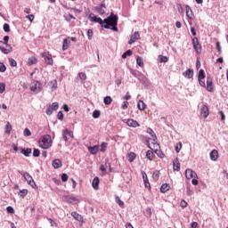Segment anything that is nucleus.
<instances>
[{
    "instance_id": "obj_1",
    "label": "nucleus",
    "mask_w": 228,
    "mask_h": 228,
    "mask_svg": "<svg viewBox=\"0 0 228 228\" xmlns=\"http://www.w3.org/2000/svg\"><path fill=\"white\" fill-rule=\"evenodd\" d=\"M89 20L91 22H97L102 28L105 29H111L112 31H118V16L113 12H110V16L102 20L101 17L94 15V13L89 14Z\"/></svg>"
},
{
    "instance_id": "obj_2",
    "label": "nucleus",
    "mask_w": 228,
    "mask_h": 228,
    "mask_svg": "<svg viewBox=\"0 0 228 228\" xmlns=\"http://www.w3.org/2000/svg\"><path fill=\"white\" fill-rule=\"evenodd\" d=\"M10 40L9 36H4V41H0V51L3 53V54H10L12 51H13V48L12 45L8 44Z\"/></svg>"
},
{
    "instance_id": "obj_3",
    "label": "nucleus",
    "mask_w": 228,
    "mask_h": 228,
    "mask_svg": "<svg viewBox=\"0 0 228 228\" xmlns=\"http://www.w3.org/2000/svg\"><path fill=\"white\" fill-rule=\"evenodd\" d=\"M53 146V139L51 135L45 134L39 139V147L41 149H49Z\"/></svg>"
},
{
    "instance_id": "obj_4",
    "label": "nucleus",
    "mask_w": 228,
    "mask_h": 228,
    "mask_svg": "<svg viewBox=\"0 0 228 228\" xmlns=\"http://www.w3.org/2000/svg\"><path fill=\"white\" fill-rule=\"evenodd\" d=\"M20 174H21V175H23L25 181H27L28 184H29V186H31V188H38L37 186V183H35V180H33V176H31V175H29V173L26 172L23 173L20 171Z\"/></svg>"
},
{
    "instance_id": "obj_5",
    "label": "nucleus",
    "mask_w": 228,
    "mask_h": 228,
    "mask_svg": "<svg viewBox=\"0 0 228 228\" xmlns=\"http://www.w3.org/2000/svg\"><path fill=\"white\" fill-rule=\"evenodd\" d=\"M130 73L133 75L134 77H137L141 83H145L147 81V77L142 74V72L138 71L137 69H129Z\"/></svg>"
},
{
    "instance_id": "obj_6",
    "label": "nucleus",
    "mask_w": 228,
    "mask_h": 228,
    "mask_svg": "<svg viewBox=\"0 0 228 228\" xmlns=\"http://www.w3.org/2000/svg\"><path fill=\"white\" fill-rule=\"evenodd\" d=\"M192 45H193V49L196 51L197 54H200L202 53V45H200V42H199L198 37L192 38Z\"/></svg>"
},
{
    "instance_id": "obj_7",
    "label": "nucleus",
    "mask_w": 228,
    "mask_h": 228,
    "mask_svg": "<svg viewBox=\"0 0 228 228\" xmlns=\"http://www.w3.org/2000/svg\"><path fill=\"white\" fill-rule=\"evenodd\" d=\"M185 177L186 179H197L199 175H197V173L190 168L185 170Z\"/></svg>"
},
{
    "instance_id": "obj_8",
    "label": "nucleus",
    "mask_w": 228,
    "mask_h": 228,
    "mask_svg": "<svg viewBox=\"0 0 228 228\" xmlns=\"http://www.w3.org/2000/svg\"><path fill=\"white\" fill-rule=\"evenodd\" d=\"M40 86H41L40 82L37 81L35 84H33L30 86V90L31 92H34V94H40V92L42 91V88Z\"/></svg>"
},
{
    "instance_id": "obj_9",
    "label": "nucleus",
    "mask_w": 228,
    "mask_h": 228,
    "mask_svg": "<svg viewBox=\"0 0 228 228\" xmlns=\"http://www.w3.org/2000/svg\"><path fill=\"white\" fill-rule=\"evenodd\" d=\"M95 10L99 15H104V13H106V4L102 3L100 5L95 7Z\"/></svg>"
},
{
    "instance_id": "obj_10",
    "label": "nucleus",
    "mask_w": 228,
    "mask_h": 228,
    "mask_svg": "<svg viewBox=\"0 0 228 228\" xmlns=\"http://www.w3.org/2000/svg\"><path fill=\"white\" fill-rule=\"evenodd\" d=\"M200 115H203V118H208V117H209V108L206 105H202L200 109Z\"/></svg>"
},
{
    "instance_id": "obj_11",
    "label": "nucleus",
    "mask_w": 228,
    "mask_h": 228,
    "mask_svg": "<svg viewBox=\"0 0 228 228\" xmlns=\"http://www.w3.org/2000/svg\"><path fill=\"white\" fill-rule=\"evenodd\" d=\"M138 38H140V32H134V35L130 36V39L128 41L129 45L134 44Z\"/></svg>"
},
{
    "instance_id": "obj_12",
    "label": "nucleus",
    "mask_w": 228,
    "mask_h": 228,
    "mask_svg": "<svg viewBox=\"0 0 228 228\" xmlns=\"http://www.w3.org/2000/svg\"><path fill=\"white\" fill-rule=\"evenodd\" d=\"M207 90L208 92H215V87L213 86V79L211 77L207 78Z\"/></svg>"
},
{
    "instance_id": "obj_13",
    "label": "nucleus",
    "mask_w": 228,
    "mask_h": 228,
    "mask_svg": "<svg viewBox=\"0 0 228 228\" xmlns=\"http://www.w3.org/2000/svg\"><path fill=\"white\" fill-rule=\"evenodd\" d=\"M173 170L179 172L181 170V163H179V159L175 158L173 161Z\"/></svg>"
},
{
    "instance_id": "obj_14",
    "label": "nucleus",
    "mask_w": 228,
    "mask_h": 228,
    "mask_svg": "<svg viewBox=\"0 0 228 228\" xmlns=\"http://www.w3.org/2000/svg\"><path fill=\"white\" fill-rule=\"evenodd\" d=\"M65 200L66 202H68V204H78L79 202V200L76 199V197L71 196H66Z\"/></svg>"
},
{
    "instance_id": "obj_15",
    "label": "nucleus",
    "mask_w": 228,
    "mask_h": 228,
    "mask_svg": "<svg viewBox=\"0 0 228 228\" xmlns=\"http://www.w3.org/2000/svg\"><path fill=\"white\" fill-rule=\"evenodd\" d=\"M126 124L129 127H140V123L134 119H127Z\"/></svg>"
},
{
    "instance_id": "obj_16",
    "label": "nucleus",
    "mask_w": 228,
    "mask_h": 228,
    "mask_svg": "<svg viewBox=\"0 0 228 228\" xmlns=\"http://www.w3.org/2000/svg\"><path fill=\"white\" fill-rule=\"evenodd\" d=\"M193 75H194V72H193V69H188L183 73V76L184 77H187L188 79H191L193 77Z\"/></svg>"
},
{
    "instance_id": "obj_17",
    "label": "nucleus",
    "mask_w": 228,
    "mask_h": 228,
    "mask_svg": "<svg viewBox=\"0 0 228 228\" xmlns=\"http://www.w3.org/2000/svg\"><path fill=\"white\" fill-rule=\"evenodd\" d=\"M52 165H53V168L57 169V168H61L63 164L61 163V159H55L53 160Z\"/></svg>"
},
{
    "instance_id": "obj_18",
    "label": "nucleus",
    "mask_w": 228,
    "mask_h": 228,
    "mask_svg": "<svg viewBox=\"0 0 228 228\" xmlns=\"http://www.w3.org/2000/svg\"><path fill=\"white\" fill-rule=\"evenodd\" d=\"M88 151L90 154H92L93 156H95V154L99 152V145L90 146L88 147Z\"/></svg>"
},
{
    "instance_id": "obj_19",
    "label": "nucleus",
    "mask_w": 228,
    "mask_h": 228,
    "mask_svg": "<svg viewBox=\"0 0 228 228\" xmlns=\"http://www.w3.org/2000/svg\"><path fill=\"white\" fill-rule=\"evenodd\" d=\"M142 179L145 188H149V190H151V183H149V178L147 177V174L145 172H142Z\"/></svg>"
},
{
    "instance_id": "obj_20",
    "label": "nucleus",
    "mask_w": 228,
    "mask_h": 228,
    "mask_svg": "<svg viewBox=\"0 0 228 228\" xmlns=\"http://www.w3.org/2000/svg\"><path fill=\"white\" fill-rule=\"evenodd\" d=\"M31 152H32L31 148H27V149L21 148L20 153L23 154V156H25L26 158H29V156H31Z\"/></svg>"
},
{
    "instance_id": "obj_21",
    "label": "nucleus",
    "mask_w": 228,
    "mask_h": 228,
    "mask_svg": "<svg viewBox=\"0 0 228 228\" xmlns=\"http://www.w3.org/2000/svg\"><path fill=\"white\" fill-rule=\"evenodd\" d=\"M71 216H73L77 222H83V216L79 215L77 212H71Z\"/></svg>"
},
{
    "instance_id": "obj_22",
    "label": "nucleus",
    "mask_w": 228,
    "mask_h": 228,
    "mask_svg": "<svg viewBox=\"0 0 228 228\" xmlns=\"http://www.w3.org/2000/svg\"><path fill=\"white\" fill-rule=\"evenodd\" d=\"M210 159H211L212 161H216V159H218V151L213 150V151L210 152Z\"/></svg>"
},
{
    "instance_id": "obj_23",
    "label": "nucleus",
    "mask_w": 228,
    "mask_h": 228,
    "mask_svg": "<svg viewBox=\"0 0 228 228\" xmlns=\"http://www.w3.org/2000/svg\"><path fill=\"white\" fill-rule=\"evenodd\" d=\"M99 183H100L99 177L95 176L92 183V186L94 190H99Z\"/></svg>"
},
{
    "instance_id": "obj_24",
    "label": "nucleus",
    "mask_w": 228,
    "mask_h": 228,
    "mask_svg": "<svg viewBox=\"0 0 228 228\" xmlns=\"http://www.w3.org/2000/svg\"><path fill=\"white\" fill-rule=\"evenodd\" d=\"M137 108L140 111H143L145 108H147V105L145 102H143V101L140 100L137 103Z\"/></svg>"
},
{
    "instance_id": "obj_25",
    "label": "nucleus",
    "mask_w": 228,
    "mask_h": 228,
    "mask_svg": "<svg viewBox=\"0 0 228 228\" xmlns=\"http://www.w3.org/2000/svg\"><path fill=\"white\" fill-rule=\"evenodd\" d=\"M45 64H46V65H53V55L47 54V55L45 57Z\"/></svg>"
},
{
    "instance_id": "obj_26",
    "label": "nucleus",
    "mask_w": 228,
    "mask_h": 228,
    "mask_svg": "<svg viewBox=\"0 0 228 228\" xmlns=\"http://www.w3.org/2000/svg\"><path fill=\"white\" fill-rule=\"evenodd\" d=\"M185 10H186V16L188 19L191 20V15H193V12L191 11V7H190V5H186L185 6Z\"/></svg>"
},
{
    "instance_id": "obj_27",
    "label": "nucleus",
    "mask_w": 228,
    "mask_h": 228,
    "mask_svg": "<svg viewBox=\"0 0 228 228\" xmlns=\"http://www.w3.org/2000/svg\"><path fill=\"white\" fill-rule=\"evenodd\" d=\"M168 190H170V184H168V183H164L160 187L161 193H167V191H168Z\"/></svg>"
},
{
    "instance_id": "obj_28",
    "label": "nucleus",
    "mask_w": 228,
    "mask_h": 228,
    "mask_svg": "<svg viewBox=\"0 0 228 228\" xmlns=\"http://www.w3.org/2000/svg\"><path fill=\"white\" fill-rule=\"evenodd\" d=\"M69 45H70V41H69V39L65 38L63 40V44H62V51H67V49H69Z\"/></svg>"
},
{
    "instance_id": "obj_29",
    "label": "nucleus",
    "mask_w": 228,
    "mask_h": 228,
    "mask_svg": "<svg viewBox=\"0 0 228 228\" xmlns=\"http://www.w3.org/2000/svg\"><path fill=\"white\" fill-rule=\"evenodd\" d=\"M103 102L104 104H106V106H110V104L113 102V99L111 98V96H106L103 98Z\"/></svg>"
},
{
    "instance_id": "obj_30",
    "label": "nucleus",
    "mask_w": 228,
    "mask_h": 228,
    "mask_svg": "<svg viewBox=\"0 0 228 228\" xmlns=\"http://www.w3.org/2000/svg\"><path fill=\"white\" fill-rule=\"evenodd\" d=\"M134 159H136V153L130 152L128 154V161H129V163H133V161H134Z\"/></svg>"
},
{
    "instance_id": "obj_31",
    "label": "nucleus",
    "mask_w": 228,
    "mask_h": 228,
    "mask_svg": "<svg viewBox=\"0 0 228 228\" xmlns=\"http://www.w3.org/2000/svg\"><path fill=\"white\" fill-rule=\"evenodd\" d=\"M146 158L147 159H150V161H152V159L154 158V152H152V150H149L146 152Z\"/></svg>"
},
{
    "instance_id": "obj_32",
    "label": "nucleus",
    "mask_w": 228,
    "mask_h": 228,
    "mask_svg": "<svg viewBox=\"0 0 228 228\" xmlns=\"http://www.w3.org/2000/svg\"><path fill=\"white\" fill-rule=\"evenodd\" d=\"M206 78V72H204V69H200L198 73V79H205Z\"/></svg>"
},
{
    "instance_id": "obj_33",
    "label": "nucleus",
    "mask_w": 228,
    "mask_h": 228,
    "mask_svg": "<svg viewBox=\"0 0 228 228\" xmlns=\"http://www.w3.org/2000/svg\"><path fill=\"white\" fill-rule=\"evenodd\" d=\"M127 56H133V51L127 50L126 52H125V53L122 54L121 58H122L123 60H126V58H127Z\"/></svg>"
},
{
    "instance_id": "obj_34",
    "label": "nucleus",
    "mask_w": 228,
    "mask_h": 228,
    "mask_svg": "<svg viewBox=\"0 0 228 228\" xmlns=\"http://www.w3.org/2000/svg\"><path fill=\"white\" fill-rule=\"evenodd\" d=\"M159 60L160 63H167V61H168V57L165 55H159Z\"/></svg>"
},
{
    "instance_id": "obj_35",
    "label": "nucleus",
    "mask_w": 228,
    "mask_h": 228,
    "mask_svg": "<svg viewBox=\"0 0 228 228\" xmlns=\"http://www.w3.org/2000/svg\"><path fill=\"white\" fill-rule=\"evenodd\" d=\"M106 149H108V142H102L101 144V152H106Z\"/></svg>"
},
{
    "instance_id": "obj_36",
    "label": "nucleus",
    "mask_w": 228,
    "mask_h": 228,
    "mask_svg": "<svg viewBox=\"0 0 228 228\" xmlns=\"http://www.w3.org/2000/svg\"><path fill=\"white\" fill-rule=\"evenodd\" d=\"M136 63L139 67H143L144 63H143V59L140 56H137L136 58Z\"/></svg>"
},
{
    "instance_id": "obj_37",
    "label": "nucleus",
    "mask_w": 228,
    "mask_h": 228,
    "mask_svg": "<svg viewBox=\"0 0 228 228\" xmlns=\"http://www.w3.org/2000/svg\"><path fill=\"white\" fill-rule=\"evenodd\" d=\"M37 64V58L35 57H30L28 61V65L31 66V65H35Z\"/></svg>"
},
{
    "instance_id": "obj_38",
    "label": "nucleus",
    "mask_w": 228,
    "mask_h": 228,
    "mask_svg": "<svg viewBox=\"0 0 228 228\" xmlns=\"http://www.w3.org/2000/svg\"><path fill=\"white\" fill-rule=\"evenodd\" d=\"M78 77L81 79L82 83H85V81H86V74L80 72L78 73Z\"/></svg>"
},
{
    "instance_id": "obj_39",
    "label": "nucleus",
    "mask_w": 228,
    "mask_h": 228,
    "mask_svg": "<svg viewBox=\"0 0 228 228\" xmlns=\"http://www.w3.org/2000/svg\"><path fill=\"white\" fill-rule=\"evenodd\" d=\"M5 133L6 134H10V133H12V125H10V122L5 126Z\"/></svg>"
},
{
    "instance_id": "obj_40",
    "label": "nucleus",
    "mask_w": 228,
    "mask_h": 228,
    "mask_svg": "<svg viewBox=\"0 0 228 228\" xmlns=\"http://www.w3.org/2000/svg\"><path fill=\"white\" fill-rule=\"evenodd\" d=\"M19 195L20 197H22V198L26 197V195H28V190L27 189L20 190L19 192Z\"/></svg>"
},
{
    "instance_id": "obj_41",
    "label": "nucleus",
    "mask_w": 228,
    "mask_h": 228,
    "mask_svg": "<svg viewBox=\"0 0 228 228\" xmlns=\"http://www.w3.org/2000/svg\"><path fill=\"white\" fill-rule=\"evenodd\" d=\"M67 134H69V129H65L62 131V138L64 141L69 142V138L67 137Z\"/></svg>"
},
{
    "instance_id": "obj_42",
    "label": "nucleus",
    "mask_w": 228,
    "mask_h": 228,
    "mask_svg": "<svg viewBox=\"0 0 228 228\" xmlns=\"http://www.w3.org/2000/svg\"><path fill=\"white\" fill-rule=\"evenodd\" d=\"M40 156V150L34 148L33 150V157L34 158H38Z\"/></svg>"
},
{
    "instance_id": "obj_43",
    "label": "nucleus",
    "mask_w": 228,
    "mask_h": 228,
    "mask_svg": "<svg viewBox=\"0 0 228 228\" xmlns=\"http://www.w3.org/2000/svg\"><path fill=\"white\" fill-rule=\"evenodd\" d=\"M87 37L88 40H92V38L94 37V30L92 28H89L87 30Z\"/></svg>"
},
{
    "instance_id": "obj_44",
    "label": "nucleus",
    "mask_w": 228,
    "mask_h": 228,
    "mask_svg": "<svg viewBox=\"0 0 228 228\" xmlns=\"http://www.w3.org/2000/svg\"><path fill=\"white\" fill-rule=\"evenodd\" d=\"M51 85H52V90H56L58 88V81L53 80L51 81Z\"/></svg>"
},
{
    "instance_id": "obj_45",
    "label": "nucleus",
    "mask_w": 228,
    "mask_h": 228,
    "mask_svg": "<svg viewBox=\"0 0 228 228\" xmlns=\"http://www.w3.org/2000/svg\"><path fill=\"white\" fill-rule=\"evenodd\" d=\"M116 202L120 206V208H124V201H122L118 196L116 197Z\"/></svg>"
},
{
    "instance_id": "obj_46",
    "label": "nucleus",
    "mask_w": 228,
    "mask_h": 228,
    "mask_svg": "<svg viewBox=\"0 0 228 228\" xmlns=\"http://www.w3.org/2000/svg\"><path fill=\"white\" fill-rule=\"evenodd\" d=\"M101 117V110H94L93 112V118H99Z\"/></svg>"
},
{
    "instance_id": "obj_47",
    "label": "nucleus",
    "mask_w": 228,
    "mask_h": 228,
    "mask_svg": "<svg viewBox=\"0 0 228 228\" xmlns=\"http://www.w3.org/2000/svg\"><path fill=\"white\" fill-rule=\"evenodd\" d=\"M51 108H53V111H56L58 110V108H60V104L57 102H55L52 103Z\"/></svg>"
},
{
    "instance_id": "obj_48",
    "label": "nucleus",
    "mask_w": 228,
    "mask_h": 228,
    "mask_svg": "<svg viewBox=\"0 0 228 228\" xmlns=\"http://www.w3.org/2000/svg\"><path fill=\"white\" fill-rule=\"evenodd\" d=\"M152 177H153V179L158 181V179H159V171H158V170L154 171L152 174Z\"/></svg>"
},
{
    "instance_id": "obj_49",
    "label": "nucleus",
    "mask_w": 228,
    "mask_h": 228,
    "mask_svg": "<svg viewBox=\"0 0 228 228\" xmlns=\"http://www.w3.org/2000/svg\"><path fill=\"white\" fill-rule=\"evenodd\" d=\"M4 90H6V84L0 83V94H4Z\"/></svg>"
},
{
    "instance_id": "obj_50",
    "label": "nucleus",
    "mask_w": 228,
    "mask_h": 228,
    "mask_svg": "<svg viewBox=\"0 0 228 228\" xmlns=\"http://www.w3.org/2000/svg\"><path fill=\"white\" fill-rule=\"evenodd\" d=\"M181 149H183V142H180L177 143V145L175 147V151L177 153H179V152H181Z\"/></svg>"
},
{
    "instance_id": "obj_51",
    "label": "nucleus",
    "mask_w": 228,
    "mask_h": 228,
    "mask_svg": "<svg viewBox=\"0 0 228 228\" xmlns=\"http://www.w3.org/2000/svg\"><path fill=\"white\" fill-rule=\"evenodd\" d=\"M9 62H10L11 67H17V61L16 60L10 58Z\"/></svg>"
},
{
    "instance_id": "obj_52",
    "label": "nucleus",
    "mask_w": 228,
    "mask_h": 228,
    "mask_svg": "<svg viewBox=\"0 0 228 228\" xmlns=\"http://www.w3.org/2000/svg\"><path fill=\"white\" fill-rule=\"evenodd\" d=\"M61 181H62V183H67V181H69V175L67 174L63 173L61 175Z\"/></svg>"
},
{
    "instance_id": "obj_53",
    "label": "nucleus",
    "mask_w": 228,
    "mask_h": 228,
    "mask_svg": "<svg viewBox=\"0 0 228 228\" xmlns=\"http://www.w3.org/2000/svg\"><path fill=\"white\" fill-rule=\"evenodd\" d=\"M216 49H217V53H218L219 54H222V46L220 45V42H216Z\"/></svg>"
},
{
    "instance_id": "obj_54",
    "label": "nucleus",
    "mask_w": 228,
    "mask_h": 228,
    "mask_svg": "<svg viewBox=\"0 0 228 228\" xmlns=\"http://www.w3.org/2000/svg\"><path fill=\"white\" fill-rule=\"evenodd\" d=\"M53 111H54V110H53V107L49 106V107L46 109L45 113H46V115L51 116V115H53Z\"/></svg>"
},
{
    "instance_id": "obj_55",
    "label": "nucleus",
    "mask_w": 228,
    "mask_h": 228,
    "mask_svg": "<svg viewBox=\"0 0 228 228\" xmlns=\"http://www.w3.org/2000/svg\"><path fill=\"white\" fill-rule=\"evenodd\" d=\"M4 31H5V33H10V24L8 23L4 24Z\"/></svg>"
},
{
    "instance_id": "obj_56",
    "label": "nucleus",
    "mask_w": 228,
    "mask_h": 228,
    "mask_svg": "<svg viewBox=\"0 0 228 228\" xmlns=\"http://www.w3.org/2000/svg\"><path fill=\"white\" fill-rule=\"evenodd\" d=\"M147 133L151 134V136H152L153 138H156V133H154V130H152L151 128H148Z\"/></svg>"
},
{
    "instance_id": "obj_57",
    "label": "nucleus",
    "mask_w": 228,
    "mask_h": 228,
    "mask_svg": "<svg viewBox=\"0 0 228 228\" xmlns=\"http://www.w3.org/2000/svg\"><path fill=\"white\" fill-rule=\"evenodd\" d=\"M0 72H6V66L3 62H0Z\"/></svg>"
},
{
    "instance_id": "obj_58",
    "label": "nucleus",
    "mask_w": 228,
    "mask_h": 228,
    "mask_svg": "<svg viewBox=\"0 0 228 228\" xmlns=\"http://www.w3.org/2000/svg\"><path fill=\"white\" fill-rule=\"evenodd\" d=\"M48 222L52 225V227H57L58 226L56 222H54V220H53L52 218H48Z\"/></svg>"
},
{
    "instance_id": "obj_59",
    "label": "nucleus",
    "mask_w": 228,
    "mask_h": 228,
    "mask_svg": "<svg viewBox=\"0 0 228 228\" xmlns=\"http://www.w3.org/2000/svg\"><path fill=\"white\" fill-rule=\"evenodd\" d=\"M23 134L24 136H31V131L28 128H25Z\"/></svg>"
},
{
    "instance_id": "obj_60",
    "label": "nucleus",
    "mask_w": 228,
    "mask_h": 228,
    "mask_svg": "<svg viewBox=\"0 0 228 228\" xmlns=\"http://www.w3.org/2000/svg\"><path fill=\"white\" fill-rule=\"evenodd\" d=\"M6 211H7V213H11V214L15 213V210L13 209V207H12V206L7 207Z\"/></svg>"
},
{
    "instance_id": "obj_61",
    "label": "nucleus",
    "mask_w": 228,
    "mask_h": 228,
    "mask_svg": "<svg viewBox=\"0 0 228 228\" xmlns=\"http://www.w3.org/2000/svg\"><path fill=\"white\" fill-rule=\"evenodd\" d=\"M63 111H59L57 114V118H59V120H63Z\"/></svg>"
},
{
    "instance_id": "obj_62",
    "label": "nucleus",
    "mask_w": 228,
    "mask_h": 228,
    "mask_svg": "<svg viewBox=\"0 0 228 228\" xmlns=\"http://www.w3.org/2000/svg\"><path fill=\"white\" fill-rule=\"evenodd\" d=\"M127 104H129V102L127 101L123 102V104L121 106V110H127Z\"/></svg>"
},
{
    "instance_id": "obj_63",
    "label": "nucleus",
    "mask_w": 228,
    "mask_h": 228,
    "mask_svg": "<svg viewBox=\"0 0 228 228\" xmlns=\"http://www.w3.org/2000/svg\"><path fill=\"white\" fill-rule=\"evenodd\" d=\"M180 206L181 208H186V206H188V203L184 200H183L180 203Z\"/></svg>"
},
{
    "instance_id": "obj_64",
    "label": "nucleus",
    "mask_w": 228,
    "mask_h": 228,
    "mask_svg": "<svg viewBox=\"0 0 228 228\" xmlns=\"http://www.w3.org/2000/svg\"><path fill=\"white\" fill-rule=\"evenodd\" d=\"M198 225H199V223H198V222H192V223L191 224V228H197Z\"/></svg>"
}]
</instances>
